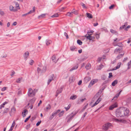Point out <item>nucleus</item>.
<instances>
[{
  "mask_svg": "<svg viewBox=\"0 0 131 131\" xmlns=\"http://www.w3.org/2000/svg\"><path fill=\"white\" fill-rule=\"evenodd\" d=\"M129 111L126 107H123L117 110L116 112L117 117H121L127 115L129 113Z\"/></svg>",
  "mask_w": 131,
  "mask_h": 131,
  "instance_id": "nucleus-1",
  "label": "nucleus"
},
{
  "mask_svg": "<svg viewBox=\"0 0 131 131\" xmlns=\"http://www.w3.org/2000/svg\"><path fill=\"white\" fill-rule=\"evenodd\" d=\"M37 91V89H35L33 90L31 88H29L28 89L27 94L29 97H34Z\"/></svg>",
  "mask_w": 131,
  "mask_h": 131,
  "instance_id": "nucleus-2",
  "label": "nucleus"
},
{
  "mask_svg": "<svg viewBox=\"0 0 131 131\" xmlns=\"http://www.w3.org/2000/svg\"><path fill=\"white\" fill-rule=\"evenodd\" d=\"M77 113V112H75L74 113H72L71 114L67 115L66 118L67 122H70Z\"/></svg>",
  "mask_w": 131,
  "mask_h": 131,
  "instance_id": "nucleus-3",
  "label": "nucleus"
},
{
  "mask_svg": "<svg viewBox=\"0 0 131 131\" xmlns=\"http://www.w3.org/2000/svg\"><path fill=\"white\" fill-rule=\"evenodd\" d=\"M112 126V124L110 123H106L103 125V129L105 130H107V129L110 128Z\"/></svg>",
  "mask_w": 131,
  "mask_h": 131,
  "instance_id": "nucleus-4",
  "label": "nucleus"
},
{
  "mask_svg": "<svg viewBox=\"0 0 131 131\" xmlns=\"http://www.w3.org/2000/svg\"><path fill=\"white\" fill-rule=\"evenodd\" d=\"M54 77V75L53 74H51L49 78L48 79V85H49L52 81L53 80Z\"/></svg>",
  "mask_w": 131,
  "mask_h": 131,
  "instance_id": "nucleus-5",
  "label": "nucleus"
},
{
  "mask_svg": "<svg viewBox=\"0 0 131 131\" xmlns=\"http://www.w3.org/2000/svg\"><path fill=\"white\" fill-rule=\"evenodd\" d=\"M98 80L97 79H94L91 80L89 85V87H91L92 85H93L94 84L97 82Z\"/></svg>",
  "mask_w": 131,
  "mask_h": 131,
  "instance_id": "nucleus-6",
  "label": "nucleus"
},
{
  "mask_svg": "<svg viewBox=\"0 0 131 131\" xmlns=\"http://www.w3.org/2000/svg\"><path fill=\"white\" fill-rule=\"evenodd\" d=\"M114 121L118 123H125L126 121L124 119H118L116 118H115L114 119Z\"/></svg>",
  "mask_w": 131,
  "mask_h": 131,
  "instance_id": "nucleus-7",
  "label": "nucleus"
},
{
  "mask_svg": "<svg viewBox=\"0 0 131 131\" xmlns=\"http://www.w3.org/2000/svg\"><path fill=\"white\" fill-rule=\"evenodd\" d=\"M101 99L100 98H99L98 100L96 101L95 103L91 107H93L95 106L98 104L101 101Z\"/></svg>",
  "mask_w": 131,
  "mask_h": 131,
  "instance_id": "nucleus-8",
  "label": "nucleus"
},
{
  "mask_svg": "<svg viewBox=\"0 0 131 131\" xmlns=\"http://www.w3.org/2000/svg\"><path fill=\"white\" fill-rule=\"evenodd\" d=\"M9 9L10 11L12 12H15L17 11V9L14 8V7L12 5H10L9 6Z\"/></svg>",
  "mask_w": 131,
  "mask_h": 131,
  "instance_id": "nucleus-9",
  "label": "nucleus"
},
{
  "mask_svg": "<svg viewBox=\"0 0 131 131\" xmlns=\"http://www.w3.org/2000/svg\"><path fill=\"white\" fill-rule=\"evenodd\" d=\"M117 107V104L115 103L111 106L109 107V109L110 110H112L114 108Z\"/></svg>",
  "mask_w": 131,
  "mask_h": 131,
  "instance_id": "nucleus-10",
  "label": "nucleus"
},
{
  "mask_svg": "<svg viewBox=\"0 0 131 131\" xmlns=\"http://www.w3.org/2000/svg\"><path fill=\"white\" fill-rule=\"evenodd\" d=\"M29 52L28 51H26L25 52L24 55V57L25 59L26 60L27 59V58L28 57L29 55Z\"/></svg>",
  "mask_w": 131,
  "mask_h": 131,
  "instance_id": "nucleus-11",
  "label": "nucleus"
},
{
  "mask_svg": "<svg viewBox=\"0 0 131 131\" xmlns=\"http://www.w3.org/2000/svg\"><path fill=\"white\" fill-rule=\"evenodd\" d=\"M51 108V106L50 104H49L45 108H44V110L45 111L47 112L48 110H50Z\"/></svg>",
  "mask_w": 131,
  "mask_h": 131,
  "instance_id": "nucleus-12",
  "label": "nucleus"
},
{
  "mask_svg": "<svg viewBox=\"0 0 131 131\" xmlns=\"http://www.w3.org/2000/svg\"><path fill=\"white\" fill-rule=\"evenodd\" d=\"M28 111L27 110H24L22 113V115L23 117H25L26 116V114H27Z\"/></svg>",
  "mask_w": 131,
  "mask_h": 131,
  "instance_id": "nucleus-13",
  "label": "nucleus"
},
{
  "mask_svg": "<svg viewBox=\"0 0 131 131\" xmlns=\"http://www.w3.org/2000/svg\"><path fill=\"white\" fill-rule=\"evenodd\" d=\"M78 68V66L77 64H76L75 66H73V67L70 69L69 71H71L77 69Z\"/></svg>",
  "mask_w": 131,
  "mask_h": 131,
  "instance_id": "nucleus-14",
  "label": "nucleus"
},
{
  "mask_svg": "<svg viewBox=\"0 0 131 131\" xmlns=\"http://www.w3.org/2000/svg\"><path fill=\"white\" fill-rule=\"evenodd\" d=\"M46 43L47 46H48L52 43L51 41L49 40H46L45 41Z\"/></svg>",
  "mask_w": 131,
  "mask_h": 131,
  "instance_id": "nucleus-15",
  "label": "nucleus"
},
{
  "mask_svg": "<svg viewBox=\"0 0 131 131\" xmlns=\"http://www.w3.org/2000/svg\"><path fill=\"white\" fill-rule=\"evenodd\" d=\"M14 3L15 4L16 7L17 9H17H20V8L19 6V4L16 1L14 2Z\"/></svg>",
  "mask_w": 131,
  "mask_h": 131,
  "instance_id": "nucleus-16",
  "label": "nucleus"
},
{
  "mask_svg": "<svg viewBox=\"0 0 131 131\" xmlns=\"http://www.w3.org/2000/svg\"><path fill=\"white\" fill-rule=\"evenodd\" d=\"M62 88H61L59 89L57 91V95L56 96L58 95V94H59L60 93H61L62 91Z\"/></svg>",
  "mask_w": 131,
  "mask_h": 131,
  "instance_id": "nucleus-17",
  "label": "nucleus"
},
{
  "mask_svg": "<svg viewBox=\"0 0 131 131\" xmlns=\"http://www.w3.org/2000/svg\"><path fill=\"white\" fill-rule=\"evenodd\" d=\"M122 91V90L120 92L117 94H116L113 97V99L114 100H116L117 97L119 96L121 92Z\"/></svg>",
  "mask_w": 131,
  "mask_h": 131,
  "instance_id": "nucleus-18",
  "label": "nucleus"
},
{
  "mask_svg": "<svg viewBox=\"0 0 131 131\" xmlns=\"http://www.w3.org/2000/svg\"><path fill=\"white\" fill-rule=\"evenodd\" d=\"M52 59L55 63H56L58 60V59L56 60V56L55 55H53L52 57Z\"/></svg>",
  "mask_w": 131,
  "mask_h": 131,
  "instance_id": "nucleus-19",
  "label": "nucleus"
},
{
  "mask_svg": "<svg viewBox=\"0 0 131 131\" xmlns=\"http://www.w3.org/2000/svg\"><path fill=\"white\" fill-rule=\"evenodd\" d=\"M9 111V108H5L3 111V113L4 114L5 113H7Z\"/></svg>",
  "mask_w": 131,
  "mask_h": 131,
  "instance_id": "nucleus-20",
  "label": "nucleus"
},
{
  "mask_svg": "<svg viewBox=\"0 0 131 131\" xmlns=\"http://www.w3.org/2000/svg\"><path fill=\"white\" fill-rule=\"evenodd\" d=\"M71 12L73 14H74L75 15H77L78 14V11L75 10L74 9H73Z\"/></svg>",
  "mask_w": 131,
  "mask_h": 131,
  "instance_id": "nucleus-21",
  "label": "nucleus"
},
{
  "mask_svg": "<svg viewBox=\"0 0 131 131\" xmlns=\"http://www.w3.org/2000/svg\"><path fill=\"white\" fill-rule=\"evenodd\" d=\"M66 15L67 16L72 17L73 16V14L71 12H69L67 13Z\"/></svg>",
  "mask_w": 131,
  "mask_h": 131,
  "instance_id": "nucleus-22",
  "label": "nucleus"
},
{
  "mask_svg": "<svg viewBox=\"0 0 131 131\" xmlns=\"http://www.w3.org/2000/svg\"><path fill=\"white\" fill-rule=\"evenodd\" d=\"M60 111V110H56L54 111L52 114L54 116L57 115L58 113H59Z\"/></svg>",
  "mask_w": 131,
  "mask_h": 131,
  "instance_id": "nucleus-23",
  "label": "nucleus"
},
{
  "mask_svg": "<svg viewBox=\"0 0 131 131\" xmlns=\"http://www.w3.org/2000/svg\"><path fill=\"white\" fill-rule=\"evenodd\" d=\"M127 25V23L126 22L123 25L122 27L120 28L119 29H122L125 28Z\"/></svg>",
  "mask_w": 131,
  "mask_h": 131,
  "instance_id": "nucleus-24",
  "label": "nucleus"
},
{
  "mask_svg": "<svg viewBox=\"0 0 131 131\" xmlns=\"http://www.w3.org/2000/svg\"><path fill=\"white\" fill-rule=\"evenodd\" d=\"M121 64V62L118 63L117 64V66L114 68V70H116L117 69H119L120 67Z\"/></svg>",
  "mask_w": 131,
  "mask_h": 131,
  "instance_id": "nucleus-25",
  "label": "nucleus"
},
{
  "mask_svg": "<svg viewBox=\"0 0 131 131\" xmlns=\"http://www.w3.org/2000/svg\"><path fill=\"white\" fill-rule=\"evenodd\" d=\"M86 15L87 17L89 18H92V15L90 13H87Z\"/></svg>",
  "mask_w": 131,
  "mask_h": 131,
  "instance_id": "nucleus-26",
  "label": "nucleus"
},
{
  "mask_svg": "<svg viewBox=\"0 0 131 131\" xmlns=\"http://www.w3.org/2000/svg\"><path fill=\"white\" fill-rule=\"evenodd\" d=\"M87 35L86 34L85 35V37L86 38L88 39L90 41V42H92V39L91 38V36H87Z\"/></svg>",
  "mask_w": 131,
  "mask_h": 131,
  "instance_id": "nucleus-27",
  "label": "nucleus"
},
{
  "mask_svg": "<svg viewBox=\"0 0 131 131\" xmlns=\"http://www.w3.org/2000/svg\"><path fill=\"white\" fill-rule=\"evenodd\" d=\"M124 54V53H123V54H118L116 58V59H119L121 58L123 56Z\"/></svg>",
  "mask_w": 131,
  "mask_h": 131,
  "instance_id": "nucleus-28",
  "label": "nucleus"
},
{
  "mask_svg": "<svg viewBox=\"0 0 131 131\" xmlns=\"http://www.w3.org/2000/svg\"><path fill=\"white\" fill-rule=\"evenodd\" d=\"M91 80V78L89 77H86L84 78V80L86 82H87Z\"/></svg>",
  "mask_w": 131,
  "mask_h": 131,
  "instance_id": "nucleus-29",
  "label": "nucleus"
},
{
  "mask_svg": "<svg viewBox=\"0 0 131 131\" xmlns=\"http://www.w3.org/2000/svg\"><path fill=\"white\" fill-rule=\"evenodd\" d=\"M91 68V65L90 63L87 64L85 68L87 70Z\"/></svg>",
  "mask_w": 131,
  "mask_h": 131,
  "instance_id": "nucleus-30",
  "label": "nucleus"
},
{
  "mask_svg": "<svg viewBox=\"0 0 131 131\" xmlns=\"http://www.w3.org/2000/svg\"><path fill=\"white\" fill-rule=\"evenodd\" d=\"M75 80L74 78L73 77H70L69 78V81L70 82H73Z\"/></svg>",
  "mask_w": 131,
  "mask_h": 131,
  "instance_id": "nucleus-31",
  "label": "nucleus"
},
{
  "mask_svg": "<svg viewBox=\"0 0 131 131\" xmlns=\"http://www.w3.org/2000/svg\"><path fill=\"white\" fill-rule=\"evenodd\" d=\"M76 95H73L71 96L70 97V99L73 100H74L77 98Z\"/></svg>",
  "mask_w": 131,
  "mask_h": 131,
  "instance_id": "nucleus-32",
  "label": "nucleus"
},
{
  "mask_svg": "<svg viewBox=\"0 0 131 131\" xmlns=\"http://www.w3.org/2000/svg\"><path fill=\"white\" fill-rule=\"evenodd\" d=\"M117 83V80H115L112 83V85L113 86H115L116 84Z\"/></svg>",
  "mask_w": 131,
  "mask_h": 131,
  "instance_id": "nucleus-33",
  "label": "nucleus"
},
{
  "mask_svg": "<svg viewBox=\"0 0 131 131\" xmlns=\"http://www.w3.org/2000/svg\"><path fill=\"white\" fill-rule=\"evenodd\" d=\"M46 14H42L41 15L39 16H38V18L39 19L41 18L44 17L45 16Z\"/></svg>",
  "mask_w": 131,
  "mask_h": 131,
  "instance_id": "nucleus-34",
  "label": "nucleus"
},
{
  "mask_svg": "<svg viewBox=\"0 0 131 131\" xmlns=\"http://www.w3.org/2000/svg\"><path fill=\"white\" fill-rule=\"evenodd\" d=\"M100 34V33H99V34L97 33H95V36L96 37L97 39H98L99 38Z\"/></svg>",
  "mask_w": 131,
  "mask_h": 131,
  "instance_id": "nucleus-35",
  "label": "nucleus"
},
{
  "mask_svg": "<svg viewBox=\"0 0 131 131\" xmlns=\"http://www.w3.org/2000/svg\"><path fill=\"white\" fill-rule=\"evenodd\" d=\"M67 8L66 7H62L61 8H60L59 9V11H63L64 9H66Z\"/></svg>",
  "mask_w": 131,
  "mask_h": 131,
  "instance_id": "nucleus-36",
  "label": "nucleus"
},
{
  "mask_svg": "<svg viewBox=\"0 0 131 131\" xmlns=\"http://www.w3.org/2000/svg\"><path fill=\"white\" fill-rule=\"evenodd\" d=\"M103 66L102 64H101L99 66L97 69V70H100L102 69Z\"/></svg>",
  "mask_w": 131,
  "mask_h": 131,
  "instance_id": "nucleus-37",
  "label": "nucleus"
},
{
  "mask_svg": "<svg viewBox=\"0 0 131 131\" xmlns=\"http://www.w3.org/2000/svg\"><path fill=\"white\" fill-rule=\"evenodd\" d=\"M59 16V14H58L57 13L56 14H54L53 15L51 16L53 18V17H58Z\"/></svg>",
  "mask_w": 131,
  "mask_h": 131,
  "instance_id": "nucleus-38",
  "label": "nucleus"
},
{
  "mask_svg": "<svg viewBox=\"0 0 131 131\" xmlns=\"http://www.w3.org/2000/svg\"><path fill=\"white\" fill-rule=\"evenodd\" d=\"M127 66H128V69H129L130 68V67H131V60L128 62Z\"/></svg>",
  "mask_w": 131,
  "mask_h": 131,
  "instance_id": "nucleus-39",
  "label": "nucleus"
},
{
  "mask_svg": "<svg viewBox=\"0 0 131 131\" xmlns=\"http://www.w3.org/2000/svg\"><path fill=\"white\" fill-rule=\"evenodd\" d=\"M76 47L74 46H72L70 47V50L72 51H73L75 49Z\"/></svg>",
  "mask_w": 131,
  "mask_h": 131,
  "instance_id": "nucleus-40",
  "label": "nucleus"
},
{
  "mask_svg": "<svg viewBox=\"0 0 131 131\" xmlns=\"http://www.w3.org/2000/svg\"><path fill=\"white\" fill-rule=\"evenodd\" d=\"M22 78H19L17 80H16V82L17 83H20V81L22 80Z\"/></svg>",
  "mask_w": 131,
  "mask_h": 131,
  "instance_id": "nucleus-41",
  "label": "nucleus"
},
{
  "mask_svg": "<svg viewBox=\"0 0 131 131\" xmlns=\"http://www.w3.org/2000/svg\"><path fill=\"white\" fill-rule=\"evenodd\" d=\"M99 96V94L98 93H96V95L94 96L93 99H95Z\"/></svg>",
  "mask_w": 131,
  "mask_h": 131,
  "instance_id": "nucleus-42",
  "label": "nucleus"
},
{
  "mask_svg": "<svg viewBox=\"0 0 131 131\" xmlns=\"http://www.w3.org/2000/svg\"><path fill=\"white\" fill-rule=\"evenodd\" d=\"M64 113V111H62L59 114V116L60 117L62 116Z\"/></svg>",
  "mask_w": 131,
  "mask_h": 131,
  "instance_id": "nucleus-43",
  "label": "nucleus"
},
{
  "mask_svg": "<svg viewBox=\"0 0 131 131\" xmlns=\"http://www.w3.org/2000/svg\"><path fill=\"white\" fill-rule=\"evenodd\" d=\"M5 14L4 12L2 11L1 9H0V15L1 16H3Z\"/></svg>",
  "mask_w": 131,
  "mask_h": 131,
  "instance_id": "nucleus-44",
  "label": "nucleus"
},
{
  "mask_svg": "<svg viewBox=\"0 0 131 131\" xmlns=\"http://www.w3.org/2000/svg\"><path fill=\"white\" fill-rule=\"evenodd\" d=\"M105 58L104 57V58H103L102 57H100V58H99L97 59V61L98 62H100V61L102 60V59H104Z\"/></svg>",
  "mask_w": 131,
  "mask_h": 131,
  "instance_id": "nucleus-45",
  "label": "nucleus"
},
{
  "mask_svg": "<svg viewBox=\"0 0 131 131\" xmlns=\"http://www.w3.org/2000/svg\"><path fill=\"white\" fill-rule=\"evenodd\" d=\"M77 43L78 44L80 45H81L82 44V42L80 40H77Z\"/></svg>",
  "mask_w": 131,
  "mask_h": 131,
  "instance_id": "nucleus-46",
  "label": "nucleus"
},
{
  "mask_svg": "<svg viewBox=\"0 0 131 131\" xmlns=\"http://www.w3.org/2000/svg\"><path fill=\"white\" fill-rule=\"evenodd\" d=\"M71 106L70 104H69L67 107H65V108L66 109V111H68L70 108Z\"/></svg>",
  "mask_w": 131,
  "mask_h": 131,
  "instance_id": "nucleus-47",
  "label": "nucleus"
},
{
  "mask_svg": "<svg viewBox=\"0 0 131 131\" xmlns=\"http://www.w3.org/2000/svg\"><path fill=\"white\" fill-rule=\"evenodd\" d=\"M54 117V116L52 114V115H51L49 117V119L50 120H51Z\"/></svg>",
  "mask_w": 131,
  "mask_h": 131,
  "instance_id": "nucleus-48",
  "label": "nucleus"
},
{
  "mask_svg": "<svg viewBox=\"0 0 131 131\" xmlns=\"http://www.w3.org/2000/svg\"><path fill=\"white\" fill-rule=\"evenodd\" d=\"M81 5L83 6V7L85 8H86V7L85 6V5L83 3H81Z\"/></svg>",
  "mask_w": 131,
  "mask_h": 131,
  "instance_id": "nucleus-49",
  "label": "nucleus"
},
{
  "mask_svg": "<svg viewBox=\"0 0 131 131\" xmlns=\"http://www.w3.org/2000/svg\"><path fill=\"white\" fill-rule=\"evenodd\" d=\"M30 117V116H29L28 117L26 118L24 122H26L29 119V118Z\"/></svg>",
  "mask_w": 131,
  "mask_h": 131,
  "instance_id": "nucleus-50",
  "label": "nucleus"
},
{
  "mask_svg": "<svg viewBox=\"0 0 131 131\" xmlns=\"http://www.w3.org/2000/svg\"><path fill=\"white\" fill-rule=\"evenodd\" d=\"M120 50L119 49H116L115 50L114 52L115 53H116V52L119 51Z\"/></svg>",
  "mask_w": 131,
  "mask_h": 131,
  "instance_id": "nucleus-51",
  "label": "nucleus"
},
{
  "mask_svg": "<svg viewBox=\"0 0 131 131\" xmlns=\"http://www.w3.org/2000/svg\"><path fill=\"white\" fill-rule=\"evenodd\" d=\"M64 36L66 37L67 39H68L69 38L68 36L67 33L66 32H64Z\"/></svg>",
  "mask_w": 131,
  "mask_h": 131,
  "instance_id": "nucleus-52",
  "label": "nucleus"
},
{
  "mask_svg": "<svg viewBox=\"0 0 131 131\" xmlns=\"http://www.w3.org/2000/svg\"><path fill=\"white\" fill-rule=\"evenodd\" d=\"M130 26H128L127 27L125 28L124 30L125 31H127L128 30L127 29L130 28Z\"/></svg>",
  "mask_w": 131,
  "mask_h": 131,
  "instance_id": "nucleus-53",
  "label": "nucleus"
},
{
  "mask_svg": "<svg viewBox=\"0 0 131 131\" xmlns=\"http://www.w3.org/2000/svg\"><path fill=\"white\" fill-rule=\"evenodd\" d=\"M41 121H39L36 124V125L37 126H38L40 125V124L41 123Z\"/></svg>",
  "mask_w": 131,
  "mask_h": 131,
  "instance_id": "nucleus-54",
  "label": "nucleus"
},
{
  "mask_svg": "<svg viewBox=\"0 0 131 131\" xmlns=\"http://www.w3.org/2000/svg\"><path fill=\"white\" fill-rule=\"evenodd\" d=\"M30 62L29 63V64L31 65H32L33 64L34 62V61L32 60H30Z\"/></svg>",
  "mask_w": 131,
  "mask_h": 131,
  "instance_id": "nucleus-55",
  "label": "nucleus"
},
{
  "mask_svg": "<svg viewBox=\"0 0 131 131\" xmlns=\"http://www.w3.org/2000/svg\"><path fill=\"white\" fill-rule=\"evenodd\" d=\"M114 5H111V6L110 7H109V8L110 9H111L113 8L114 7Z\"/></svg>",
  "mask_w": 131,
  "mask_h": 131,
  "instance_id": "nucleus-56",
  "label": "nucleus"
},
{
  "mask_svg": "<svg viewBox=\"0 0 131 131\" xmlns=\"http://www.w3.org/2000/svg\"><path fill=\"white\" fill-rule=\"evenodd\" d=\"M11 110L12 111H13L14 112L15 111H16V109L14 107H13L12 108Z\"/></svg>",
  "mask_w": 131,
  "mask_h": 131,
  "instance_id": "nucleus-57",
  "label": "nucleus"
},
{
  "mask_svg": "<svg viewBox=\"0 0 131 131\" xmlns=\"http://www.w3.org/2000/svg\"><path fill=\"white\" fill-rule=\"evenodd\" d=\"M11 72H12V73L10 75L11 76H12L13 75H14L15 74V72H14V71L12 70L11 71Z\"/></svg>",
  "mask_w": 131,
  "mask_h": 131,
  "instance_id": "nucleus-58",
  "label": "nucleus"
},
{
  "mask_svg": "<svg viewBox=\"0 0 131 131\" xmlns=\"http://www.w3.org/2000/svg\"><path fill=\"white\" fill-rule=\"evenodd\" d=\"M109 78H110L113 76L112 73H109Z\"/></svg>",
  "mask_w": 131,
  "mask_h": 131,
  "instance_id": "nucleus-59",
  "label": "nucleus"
},
{
  "mask_svg": "<svg viewBox=\"0 0 131 131\" xmlns=\"http://www.w3.org/2000/svg\"><path fill=\"white\" fill-rule=\"evenodd\" d=\"M120 40V39H118L117 38H116L114 40V41H116L117 42L119 41Z\"/></svg>",
  "mask_w": 131,
  "mask_h": 131,
  "instance_id": "nucleus-60",
  "label": "nucleus"
},
{
  "mask_svg": "<svg viewBox=\"0 0 131 131\" xmlns=\"http://www.w3.org/2000/svg\"><path fill=\"white\" fill-rule=\"evenodd\" d=\"M103 90V89H100L99 91L97 93H98V94H99V93H100V94L102 92Z\"/></svg>",
  "mask_w": 131,
  "mask_h": 131,
  "instance_id": "nucleus-61",
  "label": "nucleus"
},
{
  "mask_svg": "<svg viewBox=\"0 0 131 131\" xmlns=\"http://www.w3.org/2000/svg\"><path fill=\"white\" fill-rule=\"evenodd\" d=\"M6 87H4L2 88L1 89V90L2 91H4L6 90Z\"/></svg>",
  "mask_w": 131,
  "mask_h": 131,
  "instance_id": "nucleus-62",
  "label": "nucleus"
},
{
  "mask_svg": "<svg viewBox=\"0 0 131 131\" xmlns=\"http://www.w3.org/2000/svg\"><path fill=\"white\" fill-rule=\"evenodd\" d=\"M110 31L112 33H115L116 32L115 31L112 29H111Z\"/></svg>",
  "mask_w": 131,
  "mask_h": 131,
  "instance_id": "nucleus-63",
  "label": "nucleus"
},
{
  "mask_svg": "<svg viewBox=\"0 0 131 131\" xmlns=\"http://www.w3.org/2000/svg\"><path fill=\"white\" fill-rule=\"evenodd\" d=\"M91 38L92 39V42H94V39H95V37L94 36H91Z\"/></svg>",
  "mask_w": 131,
  "mask_h": 131,
  "instance_id": "nucleus-64",
  "label": "nucleus"
}]
</instances>
